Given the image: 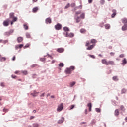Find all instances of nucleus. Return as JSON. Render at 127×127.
<instances>
[{
	"label": "nucleus",
	"mask_w": 127,
	"mask_h": 127,
	"mask_svg": "<svg viewBox=\"0 0 127 127\" xmlns=\"http://www.w3.org/2000/svg\"><path fill=\"white\" fill-rule=\"evenodd\" d=\"M97 41L96 39H92L90 41H87L85 43V46L88 47L86 49L87 50H92L95 46H96V44Z\"/></svg>",
	"instance_id": "f257e3e1"
},
{
	"label": "nucleus",
	"mask_w": 127,
	"mask_h": 127,
	"mask_svg": "<svg viewBox=\"0 0 127 127\" xmlns=\"http://www.w3.org/2000/svg\"><path fill=\"white\" fill-rule=\"evenodd\" d=\"M122 23H124V25L122 27V30L125 31L127 30V19L124 18L121 19Z\"/></svg>",
	"instance_id": "f03ea898"
},
{
	"label": "nucleus",
	"mask_w": 127,
	"mask_h": 127,
	"mask_svg": "<svg viewBox=\"0 0 127 127\" xmlns=\"http://www.w3.org/2000/svg\"><path fill=\"white\" fill-rule=\"evenodd\" d=\"M74 70H75V66H71L70 67V68H66L65 70V73L70 75V74H71L72 72H73Z\"/></svg>",
	"instance_id": "7ed1b4c3"
},
{
	"label": "nucleus",
	"mask_w": 127,
	"mask_h": 127,
	"mask_svg": "<svg viewBox=\"0 0 127 127\" xmlns=\"http://www.w3.org/2000/svg\"><path fill=\"white\" fill-rule=\"evenodd\" d=\"M15 13L11 12L9 14L10 18L13 19V21H16L17 20V17H14Z\"/></svg>",
	"instance_id": "20e7f679"
},
{
	"label": "nucleus",
	"mask_w": 127,
	"mask_h": 127,
	"mask_svg": "<svg viewBox=\"0 0 127 127\" xmlns=\"http://www.w3.org/2000/svg\"><path fill=\"white\" fill-rule=\"evenodd\" d=\"M64 108V106L63 105V103H61L60 105L58 106L57 111L58 112H61V111L63 110Z\"/></svg>",
	"instance_id": "39448f33"
},
{
	"label": "nucleus",
	"mask_w": 127,
	"mask_h": 127,
	"mask_svg": "<svg viewBox=\"0 0 127 127\" xmlns=\"http://www.w3.org/2000/svg\"><path fill=\"white\" fill-rule=\"evenodd\" d=\"M120 111H121V114H123L125 112H126V108L124 105H121L119 108Z\"/></svg>",
	"instance_id": "423d86ee"
},
{
	"label": "nucleus",
	"mask_w": 127,
	"mask_h": 127,
	"mask_svg": "<svg viewBox=\"0 0 127 127\" xmlns=\"http://www.w3.org/2000/svg\"><path fill=\"white\" fill-rule=\"evenodd\" d=\"M64 35L65 37H74V33H70L68 34V32L64 33Z\"/></svg>",
	"instance_id": "0eeeda50"
},
{
	"label": "nucleus",
	"mask_w": 127,
	"mask_h": 127,
	"mask_svg": "<svg viewBox=\"0 0 127 127\" xmlns=\"http://www.w3.org/2000/svg\"><path fill=\"white\" fill-rule=\"evenodd\" d=\"M14 30L13 29H11L9 32H5L4 33V35L5 36H9L11 33H13Z\"/></svg>",
	"instance_id": "6e6552de"
},
{
	"label": "nucleus",
	"mask_w": 127,
	"mask_h": 127,
	"mask_svg": "<svg viewBox=\"0 0 127 127\" xmlns=\"http://www.w3.org/2000/svg\"><path fill=\"white\" fill-rule=\"evenodd\" d=\"M9 19H7L6 20L4 21L3 24L4 26H8L9 25Z\"/></svg>",
	"instance_id": "1a4fd4ad"
},
{
	"label": "nucleus",
	"mask_w": 127,
	"mask_h": 127,
	"mask_svg": "<svg viewBox=\"0 0 127 127\" xmlns=\"http://www.w3.org/2000/svg\"><path fill=\"white\" fill-rule=\"evenodd\" d=\"M62 27V26L61 24L58 23L57 25L55 26V28L56 29V30H60Z\"/></svg>",
	"instance_id": "9d476101"
},
{
	"label": "nucleus",
	"mask_w": 127,
	"mask_h": 127,
	"mask_svg": "<svg viewBox=\"0 0 127 127\" xmlns=\"http://www.w3.org/2000/svg\"><path fill=\"white\" fill-rule=\"evenodd\" d=\"M64 49L63 48H59L57 49V52H59V53H62L64 52Z\"/></svg>",
	"instance_id": "9b49d317"
},
{
	"label": "nucleus",
	"mask_w": 127,
	"mask_h": 127,
	"mask_svg": "<svg viewBox=\"0 0 127 127\" xmlns=\"http://www.w3.org/2000/svg\"><path fill=\"white\" fill-rule=\"evenodd\" d=\"M102 64H104V65H106L108 66V61L106 59H103L101 61Z\"/></svg>",
	"instance_id": "f8f14e48"
},
{
	"label": "nucleus",
	"mask_w": 127,
	"mask_h": 127,
	"mask_svg": "<svg viewBox=\"0 0 127 127\" xmlns=\"http://www.w3.org/2000/svg\"><path fill=\"white\" fill-rule=\"evenodd\" d=\"M115 65V62L113 61H108V65Z\"/></svg>",
	"instance_id": "ddd939ff"
},
{
	"label": "nucleus",
	"mask_w": 127,
	"mask_h": 127,
	"mask_svg": "<svg viewBox=\"0 0 127 127\" xmlns=\"http://www.w3.org/2000/svg\"><path fill=\"white\" fill-rule=\"evenodd\" d=\"M23 40V38L21 37H19L17 38V42L18 43H20V42H22V41Z\"/></svg>",
	"instance_id": "4468645a"
},
{
	"label": "nucleus",
	"mask_w": 127,
	"mask_h": 127,
	"mask_svg": "<svg viewBox=\"0 0 127 127\" xmlns=\"http://www.w3.org/2000/svg\"><path fill=\"white\" fill-rule=\"evenodd\" d=\"M76 20V23H79L80 21H81V18L79 16H77L76 18H75Z\"/></svg>",
	"instance_id": "2eb2a0df"
},
{
	"label": "nucleus",
	"mask_w": 127,
	"mask_h": 127,
	"mask_svg": "<svg viewBox=\"0 0 127 127\" xmlns=\"http://www.w3.org/2000/svg\"><path fill=\"white\" fill-rule=\"evenodd\" d=\"M37 94H38V92L35 91H34L33 93H31V95H32L33 97H36V96H37Z\"/></svg>",
	"instance_id": "dca6fc26"
},
{
	"label": "nucleus",
	"mask_w": 127,
	"mask_h": 127,
	"mask_svg": "<svg viewBox=\"0 0 127 127\" xmlns=\"http://www.w3.org/2000/svg\"><path fill=\"white\" fill-rule=\"evenodd\" d=\"M112 12H113V14L111 15V17L112 18H114V17H115V16H116V11L115 10H113Z\"/></svg>",
	"instance_id": "f3484780"
},
{
	"label": "nucleus",
	"mask_w": 127,
	"mask_h": 127,
	"mask_svg": "<svg viewBox=\"0 0 127 127\" xmlns=\"http://www.w3.org/2000/svg\"><path fill=\"white\" fill-rule=\"evenodd\" d=\"M105 29H110L111 25L109 24H106L105 25Z\"/></svg>",
	"instance_id": "a211bd4d"
},
{
	"label": "nucleus",
	"mask_w": 127,
	"mask_h": 127,
	"mask_svg": "<svg viewBox=\"0 0 127 127\" xmlns=\"http://www.w3.org/2000/svg\"><path fill=\"white\" fill-rule=\"evenodd\" d=\"M46 23H51V19L50 18H47L46 19Z\"/></svg>",
	"instance_id": "6ab92c4d"
},
{
	"label": "nucleus",
	"mask_w": 127,
	"mask_h": 127,
	"mask_svg": "<svg viewBox=\"0 0 127 127\" xmlns=\"http://www.w3.org/2000/svg\"><path fill=\"white\" fill-rule=\"evenodd\" d=\"M112 80L113 81H119V78H118V76H115L112 77Z\"/></svg>",
	"instance_id": "aec40b11"
},
{
	"label": "nucleus",
	"mask_w": 127,
	"mask_h": 127,
	"mask_svg": "<svg viewBox=\"0 0 127 127\" xmlns=\"http://www.w3.org/2000/svg\"><path fill=\"white\" fill-rule=\"evenodd\" d=\"M87 107H88L89 109V111L91 112L92 109V103H89L87 104Z\"/></svg>",
	"instance_id": "412c9836"
},
{
	"label": "nucleus",
	"mask_w": 127,
	"mask_h": 127,
	"mask_svg": "<svg viewBox=\"0 0 127 127\" xmlns=\"http://www.w3.org/2000/svg\"><path fill=\"white\" fill-rule=\"evenodd\" d=\"M119 110L116 109L115 111V116H116V117H118V116H119Z\"/></svg>",
	"instance_id": "4be33fe9"
},
{
	"label": "nucleus",
	"mask_w": 127,
	"mask_h": 127,
	"mask_svg": "<svg viewBox=\"0 0 127 127\" xmlns=\"http://www.w3.org/2000/svg\"><path fill=\"white\" fill-rule=\"evenodd\" d=\"M38 10V7H36L34 8H33V12L34 13H35V12H37V11Z\"/></svg>",
	"instance_id": "5701e85b"
},
{
	"label": "nucleus",
	"mask_w": 127,
	"mask_h": 127,
	"mask_svg": "<svg viewBox=\"0 0 127 127\" xmlns=\"http://www.w3.org/2000/svg\"><path fill=\"white\" fill-rule=\"evenodd\" d=\"M64 30L66 32H68V31H70V29H68L67 27H64Z\"/></svg>",
	"instance_id": "b1692460"
},
{
	"label": "nucleus",
	"mask_w": 127,
	"mask_h": 127,
	"mask_svg": "<svg viewBox=\"0 0 127 127\" xmlns=\"http://www.w3.org/2000/svg\"><path fill=\"white\" fill-rule=\"evenodd\" d=\"M122 65H125L127 64V60L125 58L122 60Z\"/></svg>",
	"instance_id": "393cba45"
},
{
	"label": "nucleus",
	"mask_w": 127,
	"mask_h": 127,
	"mask_svg": "<svg viewBox=\"0 0 127 127\" xmlns=\"http://www.w3.org/2000/svg\"><path fill=\"white\" fill-rule=\"evenodd\" d=\"M80 18H81V19H85V13H82L80 15Z\"/></svg>",
	"instance_id": "a878e982"
},
{
	"label": "nucleus",
	"mask_w": 127,
	"mask_h": 127,
	"mask_svg": "<svg viewBox=\"0 0 127 127\" xmlns=\"http://www.w3.org/2000/svg\"><path fill=\"white\" fill-rule=\"evenodd\" d=\"M127 93V89L123 88L121 90V94H125Z\"/></svg>",
	"instance_id": "bb28decb"
},
{
	"label": "nucleus",
	"mask_w": 127,
	"mask_h": 127,
	"mask_svg": "<svg viewBox=\"0 0 127 127\" xmlns=\"http://www.w3.org/2000/svg\"><path fill=\"white\" fill-rule=\"evenodd\" d=\"M64 122V118H62L61 120H59L58 123L59 124H62L63 122Z\"/></svg>",
	"instance_id": "cd10ccee"
},
{
	"label": "nucleus",
	"mask_w": 127,
	"mask_h": 127,
	"mask_svg": "<svg viewBox=\"0 0 127 127\" xmlns=\"http://www.w3.org/2000/svg\"><path fill=\"white\" fill-rule=\"evenodd\" d=\"M86 31V29L84 28H82L80 30V32H81V33H85Z\"/></svg>",
	"instance_id": "c85d7f7f"
},
{
	"label": "nucleus",
	"mask_w": 127,
	"mask_h": 127,
	"mask_svg": "<svg viewBox=\"0 0 127 127\" xmlns=\"http://www.w3.org/2000/svg\"><path fill=\"white\" fill-rule=\"evenodd\" d=\"M82 6L80 5L79 6H77L74 8V10H77V9H82Z\"/></svg>",
	"instance_id": "c756f323"
},
{
	"label": "nucleus",
	"mask_w": 127,
	"mask_h": 127,
	"mask_svg": "<svg viewBox=\"0 0 127 127\" xmlns=\"http://www.w3.org/2000/svg\"><path fill=\"white\" fill-rule=\"evenodd\" d=\"M23 26H24V29H25V30H28V26L27 25V24H25L23 25Z\"/></svg>",
	"instance_id": "7c9ffc66"
},
{
	"label": "nucleus",
	"mask_w": 127,
	"mask_h": 127,
	"mask_svg": "<svg viewBox=\"0 0 127 127\" xmlns=\"http://www.w3.org/2000/svg\"><path fill=\"white\" fill-rule=\"evenodd\" d=\"M6 60V58L5 57H1V58L0 59V61H5Z\"/></svg>",
	"instance_id": "2f4dec72"
},
{
	"label": "nucleus",
	"mask_w": 127,
	"mask_h": 127,
	"mask_svg": "<svg viewBox=\"0 0 127 127\" xmlns=\"http://www.w3.org/2000/svg\"><path fill=\"white\" fill-rule=\"evenodd\" d=\"M22 74H23V75H27V74H28L27 70H24V71H22Z\"/></svg>",
	"instance_id": "473e14b6"
},
{
	"label": "nucleus",
	"mask_w": 127,
	"mask_h": 127,
	"mask_svg": "<svg viewBox=\"0 0 127 127\" xmlns=\"http://www.w3.org/2000/svg\"><path fill=\"white\" fill-rule=\"evenodd\" d=\"M26 36L27 38H30V37H31L30 34H29V33H26Z\"/></svg>",
	"instance_id": "72a5a7b5"
},
{
	"label": "nucleus",
	"mask_w": 127,
	"mask_h": 127,
	"mask_svg": "<svg viewBox=\"0 0 127 127\" xmlns=\"http://www.w3.org/2000/svg\"><path fill=\"white\" fill-rule=\"evenodd\" d=\"M59 67H64V64L63 63H60L59 64Z\"/></svg>",
	"instance_id": "f704fd0d"
},
{
	"label": "nucleus",
	"mask_w": 127,
	"mask_h": 127,
	"mask_svg": "<svg viewBox=\"0 0 127 127\" xmlns=\"http://www.w3.org/2000/svg\"><path fill=\"white\" fill-rule=\"evenodd\" d=\"M75 84H76L75 82H72L70 83V87H73V86H74V85H75Z\"/></svg>",
	"instance_id": "c9c22d12"
},
{
	"label": "nucleus",
	"mask_w": 127,
	"mask_h": 127,
	"mask_svg": "<svg viewBox=\"0 0 127 127\" xmlns=\"http://www.w3.org/2000/svg\"><path fill=\"white\" fill-rule=\"evenodd\" d=\"M33 127H39V125L37 123H34L33 124Z\"/></svg>",
	"instance_id": "e433bc0d"
},
{
	"label": "nucleus",
	"mask_w": 127,
	"mask_h": 127,
	"mask_svg": "<svg viewBox=\"0 0 127 127\" xmlns=\"http://www.w3.org/2000/svg\"><path fill=\"white\" fill-rule=\"evenodd\" d=\"M74 108H75V105H71L69 107V110H73V109H74Z\"/></svg>",
	"instance_id": "4c0bfd02"
},
{
	"label": "nucleus",
	"mask_w": 127,
	"mask_h": 127,
	"mask_svg": "<svg viewBox=\"0 0 127 127\" xmlns=\"http://www.w3.org/2000/svg\"><path fill=\"white\" fill-rule=\"evenodd\" d=\"M95 111H96V112H97V113L101 112V109L100 108H96Z\"/></svg>",
	"instance_id": "58836bf2"
},
{
	"label": "nucleus",
	"mask_w": 127,
	"mask_h": 127,
	"mask_svg": "<svg viewBox=\"0 0 127 127\" xmlns=\"http://www.w3.org/2000/svg\"><path fill=\"white\" fill-rule=\"evenodd\" d=\"M70 7V4H67L65 6V9H67V8H69Z\"/></svg>",
	"instance_id": "ea45409f"
},
{
	"label": "nucleus",
	"mask_w": 127,
	"mask_h": 127,
	"mask_svg": "<svg viewBox=\"0 0 127 127\" xmlns=\"http://www.w3.org/2000/svg\"><path fill=\"white\" fill-rule=\"evenodd\" d=\"M91 124L92 125H95V124H96V120H93L91 122Z\"/></svg>",
	"instance_id": "a19ab883"
},
{
	"label": "nucleus",
	"mask_w": 127,
	"mask_h": 127,
	"mask_svg": "<svg viewBox=\"0 0 127 127\" xmlns=\"http://www.w3.org/2000/svg\"><path fill=\"white\" fill-rule=\"evenodd\" d=\"M89 57H91V58H93V59H94L95 58V56H94V55H89Z\"/></svg>",
	"instance_id": "79ce46f5"
},
{
	"label": "nucleus",
	"mask_w": 127,
	"mask_h": 127,
	"mask_svg": "<svg viewBox=\"0 0 127 127\" xmlns=\"http://www.w3.org/2000/svg\"><path fill=\"white\" fill-rule=\"evenodd\" d=\"M0 86L1 87H5V85H4V83L3 82H1L0 83Z\"/></svg>",
	"instance_id": "37998d69"
},
{
	"label": "nucleus",
	"mask_w": 127,
	"mask_h": 127,
	"mask_svg": "<svg viewBox=\"0 0 127 127\" xmlns=\"http://www.w3.org/2000/svg\"><path fill=\"white\" fill-rule=\"evenodd\" d=\"M75 14H76L77 15H79V14H81V11H77L75 13Z\"/></svg>",
	"instance_id": "c03bdc74"
},
{
	"label": "nucleus",
	"mask_w": 127,
	"mask_h": 127,
	"mask_svg": "<svg viewBox=\"0 0 127 127\" xmlns=\"http://www.w3.org/2000/svg\"><path fill=\"white\" fill-rule=\"evenodd\" d=\"M19 45V48H22L23 47V44H20Z\"/></svg>",
	"instance_id": "a18cd8bd"
},
{
	"label": "nucleus",
	"mask_w": 127,
	"mask_h": 127,
	"mask_svg": "<svg viewBox=\"0 0 127 127\" xmlns=\"http://www.w3.org/2000/svg\"><path fill=\"white\" fill-rule=\"evenodd\" d=\"M124 56H125V55H124V54H121V55H120L119 56V57H120V58H123Z\"/></svg>",
	"instance_id": "49530a36"
},
{
	"label": "nucleus",
	"mask_w": 127,
	"mask_h": 127,
	"mask_svg": "<svg viewBox=\"0 0 127 127\" xmlns=\"http://www.w3.org/2000/svg\"><path fill=\"white\" fill-rule=\"evenodd\" d=\"M110 54L111 56H114L115 55V53H114V52H111V53H110Z\"/></svg>",
	"instance_id": "de8ad7c7"
},
{
	"label": "nucleus",
	"mask_w": 127,
	"mask_h": 127,
	"mask_svg": "<svg viewBox=\"0 0 127 127\" xmlns=\"http://www.w3.org/2000/svg\"><path fill=\"white\" fill-rule=\"evenodd\" d=\"M19 48V46L18 45L15 46V49L17 50V49Z\"/></svg>",
	"instance_id": "09e8293b"
},
{
	"label": "nucleus",
	"mask_w": 127,
	"mask_h": 127,
	"mask_svg": "<svg viewBox=\"0 0 127 127\" xmlns=\"http://www.w3.org/2000/svg\"><path fill=\"white\" fill-rule=\"evenodd\" d=\"M29 46H30V45L29 44H27L25 47H24V48H27Z\"/></svg>",
	"instance_id": "8fccbe9b"
},
{
	"label": "nucleus",
	"mask_w": 127,
	"mask_h": 127,
	"mask_svg": "<svg viewBox=\"0 0 127 127\" xmlns=\"http://www.w3.org/2000/svg\"><path fill=\"white\" fill-rule=\"evenodd\" d=\"M75 5H76V3H72L71 4L72 7H74V6H75Z\"/></svg>",
	"instance_id": "3c124183"
},
{
	"label": "nucleus",
	"mask_w": 127,
	"mask_h": 127,
	"mask_svg": "<svg viewBox=\"0 0 127 127\" xmlns=\"http://www.w3.org/2000/svg\"><path fill=\"white\" fill-rule=\"evenodd\" d=\"M15 74H17V75H19V71H16L15 72Z\"/></svg>",
	"instance_id": "603ef678"
},
{
	"label": "nucleus",
	"mask_w": 127,
	"mask_h": 127,
	"mask_svg": "<svg viewBox=\"0 0 127 127\" xmlns=\"http://www.w3.org/2000/svg\"><path fill=\"white\" fill-rule=\"evenodd\" d=\"M11 77L13 78V79H15V78H16V76L14 75H12Z\"/></svg>",
	"instance_id": "864d4df0"
},
{
	"label": "nucleus",
	"mask_w": 127,
	"mask_h": 127,
	"mask_svg": "<svg viewBox=\"0 0 127 127\" xmlns=\"http://www.w3.org/2000/svg\"><path fill=\"white\" fill-rule=\"evenodd\" d=\"M93 2V0H88V3H92Z\"/></svg>",
	"instance_id": "5fc2aeb1"
},
{
	"label": "nucleus",
	"mask_w": 127,
	"mask_h": 127,
	"mask_svg": "<svg viewBox=\"0 0 127 127\" xmlns=\"http://www.w3.org/2000/svg\"><path fill=\"white\" fill-rule=\"evenodd\" d=\"M34 118H35V117H34V116H30V120H32V119H34Z\"/></svg>",
	"instance_id": "6e6d98bb"
},
{
	"label": "nucleus",
	"mask_w": 127,
	"mask_h": 127,
	"mask_svg": "<svg viewBox=\"0 0 127 127\" xmlns=\"http://www.w3.org/2000/svg\"><path fill=\"white\" fill-rule=\"evenodd\" d=\"M101 3H102L103 4H104V3H105V0H101Z\"/></svg>",
	"instance_id": "4d7b16f0"
},
{
	"label": "nucleus",
	"mask_w": 127,
	"mask_h": 127,
	"mask_svg": "<svg viewBox=\"0 0 127 127\" xmlns=\"http://www.w3.org/2000/svg\"><path fill=\"white\" fill-rule=\"evenodd\" d=\"M15 60V56H14L13 58H12V61H14Z\"/></svg>",
	"instance_id": "13d9d810"
},
{
	"label": "nucleus",
	"mask_w": 127,
	"mask_h": 127,
	"mask_svg": "<svg viewBox=\"0 0 127 127\" xmlns=\"http://www.w3.org/2000/svg\"><path fill=\"white\" fill-rule=\"evenodd\" d=\"M15 22V21H13V20H12L11 22V25H12V24H13V23Z\"/></svg>",
	"instance_id": "bf43d9fd"
},
{
	"label": "nucleus",
	"mask_w": 127,
	"mask_h": 127,
	"mask_svg": "<svg viewBox=\"0 0 127 127\" xmlns=\"http://www.w3.org/2000/svg\"><path fill=\"white\" fill-rule=\"evenodd\" d=\"M3 111V112H7L8 110L6 109H4Z\"/></svg>",
	"instance_id": "052dcab7"
},
{
	"label": "nucleus",
	"mask_w": 127,
	"mask_h": 127,
	"mask_svg": "<svg viewBox=\"0 0 127 127\" xmlns=\"http://www.w3.org/2000/svg\"><path fill=\"white\" fill-rule=\"evenodd\" d=\"M41 60L42 61H45V58L41 59Z\"/></svg>",
	"instance_id": "680f3d73"
},
{
	"label": "nucleus",
	"mask_w": 127,
	"mask_h": 127,
	"mask_svg": "<svg viewBox=\"0 0 127 127\" xmlns=\"http://www.w3.org/2000/svg\"><path fill=\"white\" fill-rule=\"evenodd\" d=\"M41 97H44V93L42 94Z\"/></svg>",
	"instance_id": "e2e57ef3"
},
{
	"label": "nucleus",
	"mask_w": 127,
	"mask_h": 127,
	"mask_svg": "<svg viewBox=\"0 0 127 127\" xmlns=\"http://www.w3.org/2000/svg\"><path fill=\"white\" fill-rule=\"evenodd\" d=\"M83 124H86V122H81L80 125H83Z\"/></svg>",
	"instance_id": "0e129e2a"
},
{
	"label": "nucleus",
	"mask_w": 127,
	"mask_h": 127,
	"mask_svg": "<svg viewBox=\"0 0 127 127\" xmlns=\"http://www.w3.org/2000/svg\"><path fill=\"white\" fill-rule=\"evenodd\" d=\"M33 2H36L37 1V0H32Z\"/></svg>",
	"instance_id": "69168bd1"
},
{
	"label": "nucleus",
	"mask_w": 127,
	"mask_h": 127,
	"mask_svg": "<svg viewBox=\"0 0 127 127\" xmlns=\"http://www.w3.org/2000/svg\"><path fill=\"white\" fill-rule=\"evenodd\" d=\"M125 122H127V117H126L125 119Z\"/></svg>",
	"instance_id": "338daca9"
},
{
	"label": "nucleus",
	"mask_w": 127,
	"mask_h": 127,
	"mask_svg": "<svg viewBox=\"0 0 127 127\" xmlns=\"http://www.w3.org/2000/svg\"><path fill=\"white\" fill-rule=\"evenodd\" d=\"M51 98L54 99L55 97H54V96L52 95L51 96Z\"/></svg>",
	"instance_id": "774afa93"
}]
</instances>
